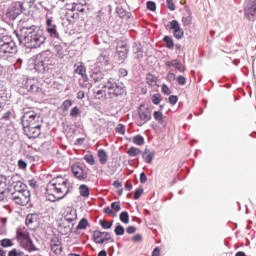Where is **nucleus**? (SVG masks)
I'll return each instance as SVG.
<instances>
[{
  "label": "nucleus",
  "instance_id": "obj_60",
  "mask_svg": "<svg viewBox=\"0 0 256 256\" xmlns=\"http://www.w3.org/2000/svg\"><path fill=\"white\" fill-rule=\"evenodd\" d=\"M177 81L180 85H185L187 83V79L184 76H178Z\"/></svg>",
  "mask_w": 256,
  "mask_h": 256
},
{
  "label": "nucleus",
  "instance_id": "obj_35",
  "mask_svg": "<svg viewBox=\"0 0 256 256\" xmlns=\"http://www.w3.org/2000/svg\"><path fill=\"white\" fill-rule=\"evenodd\" d=\"M106 95H107V93L105 92V90L94 89V96L96 97V99H103Z\"/></svg>",
  "mask_w": 256,
  "mask_h": 256
},
{
  "label": "nucleus",
  "instance_id": "obj_61",
  "mask_svg": "<svg viewBox=\"0 0 256 256\" xmlns=\"http://www.w3.org/2000/svg\"><path fill=\"white\" fill-rule=\"evenodd\" d=\"M18 167L19 169H27V162H25L24 160H19Z\"/></svg>",
  "mask_w": 256,
  "mask_h": 256
},
{
  "label": "nucleus",
  "instance_id": "obj_19",
  "mask_svg": "<svg viewBox=\"0 0 256 256\" xmlns=\"http://www.w3.org/2000/svg\"><path fill=\"white\" fill-rule=\"evenodd\" d=\"M109 51L103 50L97 57L96 63L100 65V67H107L109 65Z\"/></svg>",
  "mask_w": 256,
  "mask_h": 256
},
{
  "label": "nucleus",
  "instance_id": "obj_23",
  "mask_svg": "<svg viewBox=\"0 0 256 256\" xmlns=\"http://www.w3.org/2000/svg\"><path fill=\"white\" fill-rule=\"evenodd\" d=\"M142 157H143L145 163L150 165V163H153V159L155 158V152H153L149 149H145L142 154Z\"/></svg>",
  "mask_w": 256,
  "mask_h": 256
},
{
  "label": "nucleus",
  "instance_id": "obj_34",
  "mask_svg": "<svg viewBox=\"0 0 256 256\" xmlns=\"http://www.w3.org/2000/svg\"><path fill=\"white\" fill-rule=\"evenodd\" d=\"M133 143L135 145H139V146L145 145V138H143V136H141V135L134 136Z\"/></svg>",
  "mask_w": 256,
  "mask_h": 256
},
{
  "label": "nucleus",
  "instance_id": "obj_33",
  "mask_svg": "<svg viewBox=\"0 0 256 256\" xmlns=\"http://www.w3.org/2000/svg\"><path fill=\"white\" fill-rule=\"evenodd\" d=\"M1 247L7 248V247H13V240L9 238H4L0 240Z\"/></svg>",
  "mask_w": 256,
  "mask_h": 256
},
{
  "label": "nucleus",
  "instance_id": "obj_40",
  "mask_svg": "<svg viewBox=\"0 0 256 256\" xmlns=\"http://www.w3.org/2000/svg\"><path fill=\"white\" fill-rule=\"evenodd\" d=\"M184 35L185 31H183V28H180L179 30H176V32L173 33L175 39H183Z\"/></svg>",
  "mask_w": 256,
  "mask_h": 256
},
{
  "label": "nucleus",
  "instance_id": "obj_7",
  "mask_svg": "<svg viewBox=\"0 0 256 256\" xmlns=\"http://www.w3.org/2000/svg\"><path fill=\"white\" fill-rule=\"evenodd\" d=\"M23 11H25L23 2H13L6 12V17L10 19V21H15V18L19 17Z\"/></svg>",
  "mask_w": 256,
  "mask_h": 256
},
{
  "label": "nucleus",
  "instance_id": "obj_29",
  "mask_svg": "<svg viewBox=\"0 0 256 256\" xmlns=\"http://www.w3.org/2000/svg\"><path fill=\"white\" fill-rule=\"evenodd\" d=\"M34 223H37V215L36 214H28L26 216L27 227H33Z\"/></svg>",
  "mask_w": 256,
  "mask_h": 256
},
{
  "label": "nucleus",
  "instance_id": "obj_27",
  "mask_svg": "<svg viewBox=\"0 0 256 256\" xmlns=\"http://www.w3.org/2000/svg\"><path fill=\"white\" fill-rule=\"evenodd\" d=\"M146 83L150 85V87H157V77L153 74H147L146 75Z\"/></svg>",
  "mask_w": 256,
  "mask_h": 256
},
{
  "label": "nucleus",
  "instance_id": "obj_5",
  "mask_svg": "<svg viewBox=\"0 0 256 256\" xmlns=\"http://www.w3.org/2000/svg\"><path fill=\"white\" fill-rule=\"evenodd\" d=\"M17 240L19 241L21 247H23V249L26 251H37V248L29 236V232L22 229H17Z\"/></svg>",
  "mask_w": 256,
  "mask_h": 256
},
{
  "label": "nucleus",
  "instance_id": "obj_62",
  "mask_svg": "<svg viewBox=\"0 0 256 256\" xmlns=\"http://www.w3.org/2000/svg\"><path fill=\"white\" fill-rule=\"evenodd\" d=\"M177 59H174V60H172V61H166L165 62V65H166V67H175V65L177 64Z\"/></svg>",
  "mask_w": 256,
  "mask_h": 256
},
{
  "label": "nucleus",
  "instance_id": "obj_20",
  "mask_svg": "<svg viewBox=\"0 0 256 256\" xmlns=\"http://www.w3.org/2000/svg\"><path fill=\"white\" fill-rule=\"evenodd\" d=\"M50 247H51V251L55 255H61V252L63 251V247L61 246V240H59V238H53L50 241Z\"/></svg>",
  "mask_w": 256,
  "mask_h": 256
},
{
  "label": "nucleus",
  "instance_id": "obj_52",
  "mask_svg": "<svg viewBox=\"0 0 256 256\" xmlns=\"http://www.w3.org/2000/svg\"><path fill=\"white\" fill-rule=\"evenodd\" d=\"M147 9L149 11H155L157 9V5L153 1H148L147 2Z\"/></svg>",
  "mask_w": 256,
  "mask_h": 256
},
{
  "label": "nucleus",
  "instance_id": "obj_56",
  "mask_svg": "<svg viewBox=\"0 0 256 256\" xmlns=\"http://www.w3.org/2000/svg\"><path fill=\"white\" fill-rule=\"evenodd\" d=\"M170 105H177V101H179V98L175 95H171L168 99Z\"/></svg>",
  "mask_w": 256,
  "mask_h": 256
},
{
  "label": "nucleus",
  "instance_id": "obj_12",
  "mask_svg": "<svg viewBox=\"0 0 256 256\" xmlns=\"http://www.w3.org/2000/svg\"><path fill=\"white\" fill-rule=\"evenodd\" d=\"M23 86L27 91L30 93H39L40 87H39V81L36 78H27L23 81Z\"/></svg>",
  "mask_w": 256,
  "mask_h": 256
},
{
  "label": "nucleus",
  "instance_id": "obj_64",
  "mask_svg": "<svg viewBox=\"0 0 256 256\" xmlns=\"http://www.w3.org/2000/svg\"><path fill=\"white\" fill-rule=\"evenodd\" d=\"M66 9L68 11H75V3L66 4Z\"/></svg>",
  "mask_w": 256,
  "mask_h": 256
},
{
  "label": "nucleus",
  "instance_id": "obj_53",
  "mask_svg": "<svg viewBox=\"0 0 256 256\" xmlns=\"http://www.w3.org/2000/svg\"><path fill=\"white\" fill-rule=\"evenodd\" d=\"M54 49L57 52V55H59V57H63V46L62 45H55Z\"/></svg>",
  "mask_w": 256,
  "mask_h": 256
},
{
  "label": "nucleus",
  "instance_id": "obj_39",
  "mask_svg": "<svg viewBox=\"0 0 256 256\" xmlns=\"http://www.w3.org/2000/svg\"><path fill=\"white\" fill-rule=\"evenodd\" d=\"M100 226L102 229H111V227H113V223L106 220H100Z\"/></svg>",
  "mask_w": 256,
  "mask_h": 256
},
{
  "label": "nucleus",
  "instance_id": "obj_1",
  "mask_svg": "<svg viewBox=\"0 0 256 256\" xmlns=\"http://www.w3.org/2000/svg\"><path fill=\"white\" fill-rule=\"evenodd\" d=\"M18 39L20 43L25 45V47H28V49H37L38 47H41V45H43L47 40L45 34L43 33V29L35 25H23L20 28Z\"/></svg>",
  "mask_w": 256,
  "mask_h": 256
},
{
  "label": "nucleus",
  "instance_id": "obj_59",
  "mask_svg": "<svg viewBox=\"0 0 256 256\" xmlns=\"http://www.w3.org/2000/svg\"><path fill=\"white\" fill-rule=\"evenodd\" d=\"M128 74H129V72H127V70L124 68H120L118 71L119 77H127Z\"/></svg>",
  "mask_w": 256,
  "mask_h": 256
},
{
  "label": "nucleus",
  "instance_id": "obj_25",
  "mask_svg": "<svg viewBox=\"0 0 256 256\" xmlns=\"http://www.w3.org/2000/svg\"><path fill=\"white\" fill-rule=\"evenodd\" d=\"M153 117H154L155 121H157V123H159V125H162L163 127H165V125H166L165 117L163 116V113L161 111H154Z\"/></svg>",
  "mask_w": 256,
  "mask_h": 256
},
{
  "label": "nucleus",
  "instance_id": "obj_8",
  "mask_svg": "<svg viewBox=\"0 0 256 256\" xmlns=\"http://www.w3.org/2000/svg\"><path fill=\"white\" fill-rule=\"evenodd\" d=\"M30 63L34 65V69L38 71V73H45L47 71V62H45V55L38 54L35 57L30 59Z\"/></svg>",
  "mask_w": 256,
  "mask_h": 256
},
{
  "label": "nucleus",
  "instance_id": "obj_14",
  "mask_svg": "<svg viewBox=\"0 0 256 256\" xmlns=\"http://www.w3.org/2000/svg\"><path fill=\"white\" fill-rule=\"evenodd\" d=\"M11 182H10V190L12 193H23L25 191H29L27 189V185H25L21 181H15V176H11Z\"/></svg>",
  "mask_w": 256,
  "mask_h": 256
},
{
  "label": "nucleus",
  "instance_id": "obj_21",
  "mask_svg": "<svg viewBox=\"0 0 256 256\" xmlns=\"http://www.w3.org/2000/svg\"><path fill=\"white\" fill-rule=\"evenodd\" d=\"M65 221H68V223H73L77 219V210L73 208H66L65 214H64Z\"/></svg>",
  "mask_w": 256,
  "mask_h": 256
},
{
  "label": "nucleus",
  "instance_id": "obj_13",
  "mask_svg": "<svg viewBox=\"0 0 256 256\" xmlns=\"http://www.w3.org/2000/svg\"><path fill=\"white\" fill-rule=\"evenodd\" d=\"M11 181H13V178H11V176L0 177V201H3V199H5V194L7 193V189L10 188Z\"/></svg>",
  "mask_w": 256,
  "mask_h": 256
},
{
  "label": "nucleus",
  "instance_id": "obj_30",
  "mask_svg": "<svg viewBox=\"0 0 256 256\" xmlns=\"http://www.w3.org/2000/svg\"><path fill=\"white\" fill-rule=\"evenodd\" d=\"M79 193L82 197H89V187L85 184L80 185L79 187Z\"/></svg>",
  "mask_w": 256,
  "mask_h": 256
},
{
  "label": "nucleus",
  "instance_id": "obj_17",
  "mask_svg": "<svg viewBox=\"0 0 256 256\" xmlns=\"http://www.w3.org/2000/svg\"><path fill=\"white\" fill-rule=\"evenodd\" d=\"M71 171L74 177H76V179H79V181H85V179H87V171L83 169V167L74 164L71 167Z\"/></svg>",
  "mask_w": 256,
  "mask_h": 256
},
{
  "label": "nucleus",
  "instance_id": "obj_22",
  "mask_svg": "<svg viewBox=\"0 0 256 256\" xmlns=\"http://www.w3.org/2000/svg\"><path fill=\"white\" fill-rule=\"evenodd\" d=\"M90 77L97 83L103 79V72L99 68H94L90 72Z\"/></svg>",
  "mask_w": 256,
  "mask_h": 256
},
{
  "label": "nucleus",
  "instance_id": "obj_15",
  "mask_svg": "<svg viewBox=\"0 0 256 256\" xmlns=\"http://www.w3.org/2000/svg\"><path fill=\"white\" fill-rule=\"evenodd\" d=\"M46 32L52 39H59V32H57V25L53 24L52 18L46 19Z\"/></svg>",
  "mask_w": 256,
  "mask_h": 256
},
{
  "label": "nucleus",
  "instance_id": "obj_28",
  "mask_svg": "<svg viewBox=\"0 0 256 256\" xmlns=\"http://www.w3.org/2000/svg\"><path fill=\"white\" fill-rule=\"evenodd\" d=\"M93 239L95 243H98L99 245H103V232L96 230L93 233Z\"/></svg>",
  "mask_w": 256,
  "mask_h": 256
},
{
  "label": "nucleus",
  "instance_id": "obj_11",
  "mask_svg": "<svg viewBox=\"0 0 256 256\" xmlns=\"http://www.w3.org/2000/svg\"><path fill=\"white\" fill-rule=\"evenodd\" d=\"M39 121V116L35 112H28L25 113L22 118V125L25 128L27 127H33L35 125H38L37 122Z\"/></svg>",
  "mask_w": 256,
  "mask_h": 256
},
{
  "label": "nucleus",
  "instance_id": "obj_55",
  "mask_svg": "<svg viewBox=\"0 0 256 256\" xmlns=\"http://www.w3.org/2000/svg\"><path fill=\"white\" fill-rule=\"evenodd\" d=\"M174 67L175 69H177V71H180V73H183L185 71V66H183V64H181L179 60H177L176 65Z\"/></svg>",
  "mask_w": 256,
  "mask_h": 256
},
{
  "label": "nucleus",
  "instance_id": "obj_24",
  "mask_svg": "<svg viewBox=\"0 0 256 256\" xmlns=\"http://www.w3.org/2000/svg\"><path fill=\"white\" fill-rule=\"evenodd\" d=\"M166 29H169L170 31H173V33H175L181 29V24H179V21L177 20H172L168 22V24L166 25Z\"/></svg>",
  "mask_w": 256,
  "mask_h": 256
},
{
  "label": "nucleus",
  "instance_id": "obj_58",
  "mask_svg": "<svg viewBox=\"0 0 256 256\" xmlns=\"http://www.w3.org/2000/svg\"><path fill=\"white\" fill-rule=\"evenodd\" d=\"M111 209H113V211H121V204H119V202H113L111 204Z\"/></svg>",
  "mask_w": 256,
  "mask_h": 256
},
{
  "label": "nucleus",
  "instance_id": "obj_44",
  "mask_svg": "<svg viewBox=\"0 0 256 256\" xmlns=\"http://www.w3.org/2000/svg\"><path fill=\"white\" fill-rule=\"evenodd\" d=\"M22 3H23L24 10L26 7L31 9V7H33V5H35V0H24Z\"/></svg>",
  "mask_w": 256,
  "mask_h": 256
},
{
  "label": "nucleus",
  "instance_id": "obj_9",
  "mask_svg": "<svg viewBox=\"0 0 256 256\" xmlns=\"http://www.w3.org/2000/svg\"><path fill=\"white\" fill-rule=\"evenodd\" d=\"M244 15L249 21L256 20V0H247L245 2Z\"/></svg>",
  "mask_w": 256,
  "mask_h": 256
},
{
  "label": "nucleus",
  "instance_id": "obj_46",
  "mask_svg": "<svg viewBox=\"0 0 256 256\" xmlns=\"http://www.w3.org/2000/svg\"><path fill=\"white\" fill-rule=\"evenodd\" d=\"M8 256H25V253H23L17 249H13L9 252Z\"/></svg>",
  "mask_w": 256,
  "mask_h": 256
},
{
  "label": "nucleus",
  "instance_id": "obj_41",
  "mask_svg": "<svg viewBox=\"0 0 256 256\" xmlns=\"http://www.w3.org/2000/svg\"><path fill=\"white\" fill-rule=\"evenodd\" d=\"M114 233L116 235H125V228H123V226H121V224H118L114 230Z\"/></svg>",
  "mask_w": 256,
  "mask_h": 256
},
{
  "label": "nucleus",
  "instance_id": "obj_31",
  "mask_svg": "<svg viewBox=\"0 0 256 256\" xmlns=\"http://www.w3.org/2000/svg\"><path fill=\"white\" fill-rule=\"evenodd\" d=\"M127 155H129V157H137V155H141V150L139 148L130 147L127 151Z\"/></svg>",
  "mask_w": 256,
  "mask_h": 256
},
{
  "label": "nucleus",
  "instance_id": "obj_3",
  "mask_svg": "<svg viewBox=\"0 0 256 256\" xmlns=\"http://www.w3.org/2000/svg\"><path fill=\"white\" fill-rule=\"evenodd\" d=\"M0 57L7 59L13 55V53H17V44L13 41L11 36H0Z\"/></svg>",
  "mask_w": 256,
  "mask_h": 256
},
{
  "label": "nucleus",
  "instance_id": "obj_18",
  "mask_svg": "<svg viewBox=\"0 0 256 256\" xmlns=\"http://www.w3.org/2000/svg\"><path fill=\"white\" fill-rule=\"evenodd\" d=\"M117 53L121 63H123V61L127 59V55L129 53V46L127 43L119 42L117 45Z\"/></svg>",
  "mask_w": 256,
  "mask_h": 256
},
{
  "label": "nucleus",
  "instance_id": "obj_51",
  "mask_svg": "<svg viewBox=\"0 0 256 256\" xmlns=\"http://www.w3.org/2000/svg\"><path fill=\"white\" fill-rule=\"evenodd\" d=\"M73 105V102L71 100H65L62 104V107L65 111H69V107Z\"/></svg>",
  "mask_w": 256,
  "mask_h": 256
},
{
  "label": "nucleus",
  "instance_id": "obj_36",
  "mask_svg": "<svg viewBox=\"0 0 256 256\" xmlns=\"http://www.w3.org/2000/svg\"><path fill=\"white\" fill-rule=\"evenodd\" d=\"M163 101V96L161 94L157 93L152 96V103L154 105H159Z\"/></svg>",
  "mask_w": 256,
  "mask_h": 256
},
{
  "label": "nucleus",
  "instance_id": "obj_6",
  "mask_svg": "<svg viewBox=\"0 0 256 256\" xmlns=\"http://www.w3.org/2000/svg\"><path fill=\"white\" fill-rule=\"evenodd\" d=\"M10 199L15 203V205H20V207H25V205H29L31 201V192H11Z\"/></svg>",
  "mask_w": 256,
  "mask_h": 256
},
{
  "label": "nucleus",
  "instance_id": "obj_32",
  "mask_svg": "<svg viewBox=\"0 0 256 256\" xmlns=\"http://www.w3.org/2000/svg\"><path fill=\"white\" fill-rule=\"evenodd\" d=\"M163 41L166 43L167 49H173L175 47V42L171 36H165Z\"/></svg>",
  "mask_w": 256,
  "mask_h": 256
},
{
  "label": "nucleus",
  "instance_id": "obj_54",
  "mask_svg": "<svg viewBox=\"0 0 256 256\" xmlns=\"http://www.w3.org/2000/svg\"><path fill=\"white\" fill-rule=\"evenodd\" d=\"M141 195H143V188L136 189L134 192L135 201H137V199H139V197H141Z\"/></svg>",
  "mask_w": 256,
  "mask_h": 256
},
{
  "label": "nucleus",
  "instance_id": "obj_45",
  "mask_svg": "<svg viewBox=\"0 0 256 256\" xmlns=\"http://www.w3.org/2000/svg\"><path fill=\"white\" fill-rule=\"evenodd\" d=\"M87 225H88L87 219L83 218L82 220H80L77 226V229H87Z\"/></svg>",
  "mask_w": 256,
  "mask_h": 256
},
{
  "label": "nucleus",
  "instance_id": "obj_50",
  "mask_svg": "<svg viewBox=\"0 0 256 256\" xmlns=\"http://www.w3.org/2000/svg\"><path fill=\"white\" fill-rule=\"evenodd\" d=\"M75 11H78V13L85 12V6L81 3H75Z\"/></svg>",
  "mask_w": 256,
  "mask_h": 256
},
{
  "label": "nucleus",
  "instance_id": "obj_26",
  "mask_svg": "<svg viewBox=\"0 0 256 256\" xmlns=\"http://www.w3.org/2000/svg\"><path fill=\"white\" fill-rule=\"evenodd\" d=\"M98 157L101 165H107V161H109V156L107 155V152L105 150L99 149Z\"/></svg>",
  "mask_w": 256,
  "mask_h": 256
},
{
  "label": "nucleus",
  "instance_id": "obj_42",
  "mask_svg": "<svg viewBox=\"0 0 256 256\" xmlns=\"http://www.w3.org/2000/svg\"><path fill=\"white\" fill-rule=\"evenodd\" d=\"M120 221H122V223H125V224L129 223V213L122 212L120 214Z\"/></svg>",
  "mask_w": 256,
  "mask_h": 256
},
{
  "label": "nucleus",
  "instance_id": "obj_2",
  "mask_svg": "<svg viewBox=\"0 0 256 256\" xmlns=\"http://www.w3.org/2000/svg\"><path fill=\"white\" fill-rule=\"evenodd\" d=\"M69 189H71V182L61 176H57L47 184L46 197L52 203L61 201L69 194Z\"/></svg>",
  "mask_w": 256,
  "mask_h": 256
},
{
  "label": "nucleus",
  "instance_id": "obj_4",
  "mask_svg": "<svg viewBox=\"0 0 256 256\" xmlns=\"http://www.w3.org/2000/svg\"><path fill=\"white\" fill-rule=\"evenodd\" d=\"M102 88L107 89L108 97H110V99H113L114 97H122V95H125V87L117 83V81H115L113 78H109L103 84Z\"/></svg>",
  "mask_w": 256,
  "mask_h": 256
},
{
  "label": "nucleus",
  "instance_id": "obj_43",
  "mask_svg": "<svg viewBox=\"0 0 256 256\" xmlns=\"http://www.w3.org/2000/svg\"><path fill=\"white\" fill-rule=\"evenodd\" d=\"M75 73H77L78 75H84L85 73H87V70L85 69V66L79 65L75 69Z\"/></svg>",
  "mask_w": 256,
  "mask_h": 256
},
{
  "label": "nucleus",
  "instance_id": "obj_48",
  "mask_svg": "<svg viewBox=\"0 0 256 256\" xmlns=\"http://www.w3.org/2000/svg\"><path fill=\"white\" fill-rule=\"evenodd\" d=\"M116 133H119V135H125V125L119 124L116 127Z\"/></svg>",
  "mask_w": 256,
  "mask_h": 256
},
{
  "label": "nucleus",
  "instance_id": "obj_47",
  "mask_svg": "<svg viewBox=\"0 0 256 256\" xmlns=\"http://www.w3.org/2000/svg\"><path fill=\"white\" fill-rule=\"evenodd\" d=\"M166 5H167V8L169 9V11H175L176 7H175V3L173 2V0H166Z\"/></svg>",
  "mask_w": 256,
  "mask_h": 256
},
{
  "label": "nucleus",
  "instance_id": "obj_10",
  "mask_svg": "<svg viewBox=\"0 0 256 256\" xmlns=\"http://www.w3.org/2000/svg\"><path fill=\"white\" fill-rule=\"evenodd\" d=\"M138 126L142 127V125H145V123H149L151 121V109L146 107L145 105H140L138 109Z\"/></svg>",
  "mask_w": 256,
  "mask_h": 256
},
{
  "label": "nucleus",
  "instance_id": "obj_38",
  "mask_svg": "<svg viewBox=\"0 0 256 256\" xmlns=\"http://www.w3.org/2000/svg\"><path fill=\"white\" fill-rule=\"evenodd\" d=\"M79 115H81V110L79 109V107L75 106L71 109L70 111V117H79Z\"/></svg>",
  "mask_w": 256,
  "mask_h": 256
},
{
  "label": "nucleus",
  "instance_id": "obj_57",
  "mask_svg": "<svg viewBox=\"0 0 256 256\" xmlns=\"http://www.w3.org/2000/svg\"><path fill=\"white\" fill-rule=\"evenodd\" d=\"M161 89L164 95H171V89H169V86H167L166 84H163Z\"/></svg>",
  "mask_w": 256,
  "mask_h": 256
},
{
  "label": "nucleus",
  "instance_id": "obj_63",
  "mask_svg": "<svg viewBox=\"0 0 256 256\" xmlns=\"http://www.w3.org/2000/svg\"><path fill=\"white\" fill-rule=\"evenodd\" d=\"M167 81H175V79H176V76H175V73H173V72H169L168 74H167Z\"/></svg>",
  "mask_w": 256,
  "mask_h": 256
},
{
  "label": "nucleus",
  "instance_id": "obj_37",
  "mask_svg": "<svg viewBox=\"0 0 256 256\" xmlns=\"http://www.w3.org/2000/svg\"><path fill=\"white\" fill-rule=\"evenodd\" d=\"M84 160L88 165H95V157H93V154H86Z\"/></svg>",
  "mask_w": 256,
  "mask_h": 256
},
{
  "label": "nucleus",
  "instance_id": "obj_16",
  "mask_svg": "<svg viewBox=\"0 0 256 256\" xmlns=\"http://www.w3.org/2000/svg\"><path fill=\"white\" fill-rule=\"evenodd\" d=\"M24 131L29 139H37V137L41 135V124L28 126L27 128H24Z\"/></svg>",
  "mask_w": 256,
  "mask_h": 256
},
{
  "label": "nucleus",
  "instance_id": "obj_49",
  "mask_svg": "<svg viewBox=\"0 0 256 256\" xmlns=\"http://www.w3.org/2000/svg\"><path fill=\"white\" fill-rule=\"evenodd\" d=\"M182 23L185 27H189V25H191V16H184L182 18Z\"/></svg>",
  "mask_w": 256,
  "mask_h": 256
}]
</instances>
